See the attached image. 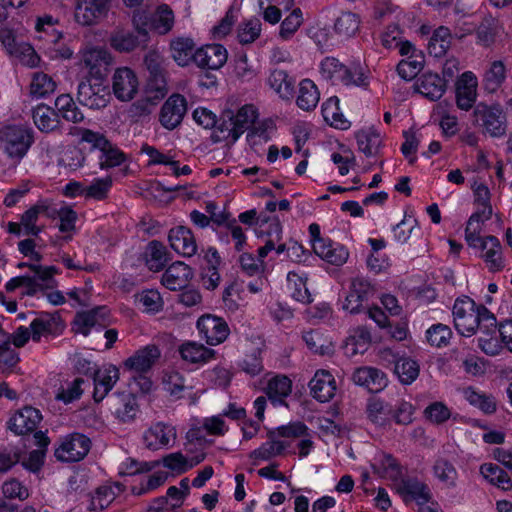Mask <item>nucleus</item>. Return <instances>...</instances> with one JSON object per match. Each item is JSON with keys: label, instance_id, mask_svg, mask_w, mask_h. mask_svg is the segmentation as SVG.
Returning <instances> with one entry per match:
<instances>
[{"label": "nucleus", "instance_id": "obj_1", "mask_svg": "<svg viewBox=\"0 0 512 512\" xmlns=\"http://www.w3.org/2000/svg\"><path fill=\"white\" fill-rule=\"evenodd\" d=\"M34 142L33 130L25 125H7L0 129V143L9 158L19 161Z\"/></svg>", "mask_w": 512, "mask_h": 512}, {"label": "nucleus", "instance_id": "obj_2", "mask_svg": "<svg viewBox=\"0 0 512 512\" xmlns=\"http://www.w3.org/2000/svg\"><path fill=\"white\" fill-rule=\"evenodd\" d=\"M474 124L482 126L491 137H502L507 130L506 115L498 103H478L472 114Z\"/></svg>", "mask_w": 512, "mask_h": 512}, {"label": "nucleus", "instance_id": "obj_3", "mask_svg": "<svg viewBox=\"0 0 512 512\" xmlns=\"http://www.w3.org/2000/svg\"><path fill=\"white\" fill-rule=\"evenodd\" d=\"M455 329L463 336L476 333L479 322V305L469 297L457 299L453 306Z\"/></svg>", "mask_w": 512, "mask_h": 512}, {"label": "nucleus", "instance_id": "obj_4", "mask_svg": "<svg viewBox=\"0 0 512 512\" xmlns=\"http://www.w3.org/2000/svg\"><path fill=\"white\" fill-rule=\"evenodd\" d=\"M320 73L323 78L333 83H341L344 85H362L364 84V74L357 68L354 70L347 68L340 63L338 59L326 57L320 66Z\"/></svg>", "mask_w": 512, "mask_h": 512}, {"label": "nucleus", "instance_id": "obj_5", "mask_svg": "<svg viewBox=\"0 0 512 512\" xmlns=\"http://www.w3.org/2000/svg\"><path fill=\"white\" fill-rule=\"evenodd\" d=\"M90 439L80 433L66 436L55 450V457L62 462H78L90 451Z\"/></svg>", "mask_w": 512, "mask_h": 512}, {"label": "nucleus", "instance_id": "obj_6", "mask_svg": "<svg viewBox=\"0 0 512 512\" xmlns=\"http://www.w3.org/2000/svg\"><path fill=\"white\" fill-rule=\"evenodd\" d=\"M81 62L90 79L102 81L107 76L113 57L104 48H89L83 51Z\"/></svg>", "mask_w": 512, "mask_h": 512}, {"label": "nucleus", "instance_id": "obj_7", "mask_svg": "<svg viewBox=\"0 0 512 512\" xmlns=\"http://www.w3.org/2000/svg\"><path fill=\"white\" fill-rule=\"evenodd\" d=\"M109 406L114 417L123 424L134 422L140 412L137 397L131 392L114 393L109 400Z\"/></svg>", "mask_w": 512, "mask_h": 512}, {"label": "nucleus", "instance_id": "obj_8", "mask_svg": "<svg viewBox=\"0 0 512 512\" xmlns=\"http://www.w3.org/2000/svg\"><path fill=\"white\" fill-rule=\"evenodd\" d=\"M111 0H76L75 20L82 26H92L105 17Z\"/></svg>", "mask_w": 512, "mask_h": 512}, {"label": "nucleus", "instance_id": "obj_9", "mask_svg": "<svg viewBox=\"0 0 512 512\" xmlns=\"http://www.w3.org/2000/svg\"><path fill=\"white\" fill-rule=\"evenodd\" d=\"M110 93L102 81L91 82V79L83 80L78 85L77 99L90 109H101L109 102Z\"/></svg>", "mask_w": 512, "mask_h": 512}, {"label": "nucleus", "instance_id": "obj_10", "mask_svg": "<svg viewBox=\"0 0 512 512\" xmlns=\"http://www.w3.org/2000/svg\"><path fill=\"white\" fill-rule=\"evenodd\" d=\"M187 112V101L181 94H172L162 105L159 121L161 125L173 130L178 127Z\"/></svg>", "mask_w": 512, "mask_h": 512}, {"label": "nucleus", "instance_id": "obj_11", "mask_svg": "<svg viewBox=\"0 0 512 512\" xmlns=\"http://www.w3.org/2000/svg\"><path fill=\"white\" fill-rule=\"evenodd\" d=\"M138 79L129 67L117 68L112 77V89L117 99L130 101L138 91Z\"/></svg>", "mask_w": 512, "mask_h": 512}, {"label": "nucleus", "instance_id": "obj_12", "mask_svg": "<svg viewBox=\"0 0 512 512\" xmlns=\"http://www.w3.org/2000/svg\"><path fill=\"white\" fill-rule=\"evenodd\" d=\"M197 328L209 345L222 343L230 332L227 323L222 318L210 314L198 319Z\"/></svg>", "mask_w": 512, "mask_h": 512}, {"label": "nucleus", "instance_id": "obj_13", "mask_svg": "<svg viewBox=\"0 0 512 512\" xmlns=\"http://www.w3.org/2000/svg\"><path fill=\"white\" fill-rule=\"evenodd\" d=\"M478 82L471 72H464L455 83L456 105L459 109L469 111L477 100Z\"/></svg>", "mask_w": 512, "mask_h": 512}, {"label": "nucleus", "instance_id": "obj_14", "mask_svg": "<svg viewBox=\"0 0 512 512\" xmlns=\"http://www.w3.org/2000/svg\"><path fill=\"white\" fill-rule=\"evenodd\" d=\"M193 61L199 68L218 70L227 61V50L220 44L205 45L195 51Z\"/></svg>", "mask_w": 512, "mask_h": 512}, {"label": "nucleus", "instance_id": "obj_15", "mask_svg": "<svg viewBox=\"0 0 512 512\" xmlns=\"http://www.w3.org/2000/svg\"><path fill=\"white\" fill-rule=\"evenodd\" d=\"M373 294L371 284L363 278H355L350 285V291L345 298L343 309L351 314H357L362 311L363 304L368 301Z\"/></svg>", "mask_w": 512, "mask_h": 512}, {"label": "nucleus", "instance_id": "obj_16", "mask_svg": "<svg viewBox=\"0 0 512 512\" xmlns=\"http://www.w3.org/2000/svg\"><path fill=\"white\" fill-rule=\"evenodd\" d=\"M147 43L136 31L122 27L115 28L109 36L110 46L120 53H130L139 47L145 48Z\"/></svg>", "mask_w": 512, "mask_h": 512}, {"label": "nucleus", "instance_id": "obj_17", "mask_svg": "<svg viewBox=\"0 0 512 512\" xmlns=\"http://www.w3.org/2000/svg\"><path fill=\"white\" fill-rule=\"evenodd\" d=\"M55 206L49 200H39L35 205L28 209L21 217L24 235L37 236L41 228L36 226L39 215H45L48 218H55Z\"/></svg>", "mask_w": 512, "mask_h": 512}, {"label": "nucleus", "instance_id": "obj_18", "mask_svg": "<svg viewBox=\"0 0 512 512\" xmlns=\"http://www.w3.org/2000/svg\"><path fill=\"white\" fill-rule=\"evenodd\" d=\"M160 355V350L156 345H148L136 351L124 361L123 365L129 371L144 373L153 367Z\"/></svg>", "mask_w": 512, "mask_h": 512}, {"label": "nucleus", "instance_id": "obj_19", "mask_svg": "<svg viewBox=\"0 0 512 512\" xmlns=\"http://www.w3.org/2000/svg\"><path fill=\"white\" fill-rule=\"evenodd\" d=\"M309 386L312 396L323 403L330 401L336 393L335 379L327 370H318Z\"/></svg>", "mask_w": 512, "mask_h": 512}, {"label": "nucleus", "instance_id": "obj_20", "mask_svg": "<svg viewBox=\"0 0 512 512\" xmlns=\"http://www.w3.org/2000/svg\"><path fill=\"white\" fill-rule=\"evenodd\" d=\"M42 419L40 411L33 407H24L9 421V428L17 435L34 432Z\"/></svg>", "mask_w": 512, "mask_h": 512}, {"label": "nucleus", "instance_id": "obj_21", "mask_svg": "<svg viewBox=\"0 0 512 512\" xmlns=\"http://www.w3.org/2000/svg\"><path fill=\"white\" fill-rule=\"evenodd\" d=\"M105 307H97L90 311L76 314L73 321V330L87 336L92 328L100 330L105 327Z\"/></svg>", "mask_w": 512, "mask_h": 512}, {"label": "nucleus", "instance_id": "obj_22", "mask_svg": "<svg viewBox=\"0 0 512 512\" xmlns=\"http://www.w3.org/2000/svg\"><path fill=\"white\" fill-rule=\"evenodd\" d=\"M171 248L177 253L191 257L197 251V245L192 231L184 226H178L169 231L168 236Z\"/></svg>", "mask_w": 512, "mask_h": 512}, {"label": "nucleus", "instance_id": "obj_23", "mask_svg": "<svg viewBox=\"0 0 512 512\" xmlns=\"http://www.w3.org/2000/svg\"><path fill=\"white\" fill-rule=\"evenodd\" d=\"M63 328L64 325L58 316L42 314L30 324L31 338L33 341L39 342L43 336L60 334Z\"/></svg>", "mask_w": 512, "mask_h": 512}, {"label": "nucleus", "instance_id": "obj_24", "mask_svg": "<svg viewBox=\"0 0 512 512\" xmlns=\"http://www.w3.org/2000/svg\"><path fill=\"white\" fill-rule=\"evenodd\" d=\"M192 277L191 268L183 262L171 264L162 275L163 285L173 291L184 288Z\"/></svg>", "mask_w": 512, "mask_h": 512}, {"label": "nucleus", "instance_id": "obj_25", "mask_svg": "<svg viewBox=\"0 0 512 512\" xmlns=\"http://www.w3.org/2000/svg\"><path fill=\"white\" fill-rule=\"evenodd\" d=\"M92 375L95 386L93 398L96 402H100L119 380V370L115 366H109L103 371H94Z\"/></svg>", "mask_w": 512, "mask_h": 512}, {"label": "nucleus", "instance_id": "obj_26", "mask_svg": "<svg viewBox=\"0 0 512 512\" xmlns=\"http://www.w3.org/2000/svg\"><path fill=\"white\" fill-rule=\"evenodd\" d=\"M352 380L355 384L364 386L371 392H378L386 386L385 374L373 367L357 368L352 375Z\"/></svg>", "mask_w": 512, "mask_h": 512}, {"label": "nucleus", "instance_id": "obj_27", "mask_svg": "<svg viewBox=\"0 0 512 512\" xmlns=\"http://www.w3.org/2000/svg\"><path fill=\"white\" fill-rule=\"evenodd\" d=\"M175 431L172 427L158 422L152 425L143 435L146 448L158 450L169 444L171 437L175 438Z\"/></svg>", "mask_w": 512, "mask_h": 512}, {"label": "nucleus", "instance_id": "obj_28", "mask_svg": "<svg viewBox=\"0 0 512 512\" xmlns=\"http://www.w3.org/2000/svg\"><path fill=\"white\" fill-rule=\"evenodd\" d=\"M36 127L45 133L55 130L59 125L58 113L44 104L38 105L32 112Z\"/></svg>", "mask_w": 512, "mask_h": 512}, {"label": "nucleus", "instance_id": "obj_29", "mask_svg": "<svg viewBox=\"0 0 512 512\" xmlns=\"http://www.w3.org/2000/svg\"><path fill=\"white\" fill-rule=\"evenodd\" d=\"M320 99V92L315 83L310 79H304L299 84L296 103L304 111L313 110Z\"/></svg>", "mask_w": 512, "mask_h": 512}, {"label": "nucleus", "instance_id": "obj_30", "mask_svg": "<svg viewBox=\"0 0 512 512\" xmlns=\"http://www.w3.org/2000/svg\"><path fill=\"white\" fill-rule=\"evenodd\" d=\"M492 215V208H485V210L477 209L475 213H473L468 222L465 229V239L469 246L476 247L475 241H480V232L482 230V224L484 221L490 219Z\"/></svg>", "mask_w": 512, "mask_h": 512}, {"label": "nucleus", "instance_id": "obj_31", "mask_svg": "<svg viewBox=\"0 0 512 512\" xmlns=\"http://www.w3.org/2000/svg\"><path fill=\"white\" fill-rule=\"evenodd\" d=\"M179 352L183 360L191 363H206L215 356L213 349L195 342L182 344L179 348Z\"/></svg>", "mask_w": 512, "mask_h": 512}, {"label": "nucleus", "instance_id": "obj_32", "mask_svg": "<svg viewBox=\"0 0 512 512\" xmlns=\"http://www.w3.org/2000/svg\"><path fill=\"white\" fill-rule=\"evenodd\" d=\"M267 436L269 441L263 443L258 449L253 450L249 455L250 458L267 461L283 453L286 444L283 441L277 440L276 432L269 431Z\"/></svg>", "mask_w": 512, "mask_h": 512}, {"label": "nucleus", "instance_id": "obj_33", "mask_svg": "<svg viewBox=\"0 0 512 512\" xmlns=\"http://www.w3.org/2000/svg\"><path fill=\"white\" fill-rule=\"evenodd\" d=\"M322 115L324 120L331 126L339 129H347L349 121L344 117L339 108V99L330 97L322 104Z\"/></svg>", "mask_w": 512, "mask_h": 512}, {"label": "nucleus", "instance_id": "obj_34", "mask_svg": "<svg viewBox=\"0 0 512 512\" xmlns=\"http://www.w3.org/2000/svg\"><path fill=\"white\" fill-rule=\"evenodd\" d=\"M398 490L410 495L419 505L428 503L432 498L429 487L416 478L402 480Z\"/></svg>", "mask_w": 512, "mask_h": 512}, {"label": "nucleus", "instance_id": "obj_35", "mask_svg": "<svg viewBox=\"0 0 512 512\" xmlns=\"http://www.w3.org/2000/svg\"><path fill=\"white\" fill-rule=\"evenodd\" d=\"M419 92L426 98L435 101L442 97L446 90V83L439 75L425 74L418 86Z\"/></svg>", "mask_w": 512, "mask_h": 512}, {"label": "nucleus", "instance_id": "obj_36", "mask_svg": "<svg viewBox=\"0 0 512 512\" xmlns=\"http://www.w3.org/2000/svg\"><path fill=\"white\" fill-rule=\"evenodd\" d=\"M33 441L38 449L29 453L27 461H23V465L30 471L36 472L43 464L45 450L49 444V438L42 431H37L33 434Z\"/></svg>", "mask_w": 512, "mask_h": 512}, {"label": "nucleus", "instance_id": "obj_37", "mask_svg": "<svg viewBox=\"0 0 512 512\" xmlns=\"http://www.w3.org/2000/svg\"><path fill=\"white\" fill-rule=\"evenodd\" d=\"M258 112L255 106L246 104L236 114L232 112V120L235 126V137L239 138L246 130H249L256 122Z\"/></svg>", "mask_w": 512, "mask_h": 512}, {"label": "nucleus", "instance_id": "obj_38", "mask_svg": "<svg viewBox=\"0 0 512 512\" xmlns=\"http://www.w3.org/2000/svg\"><path fill=\"white\" fill-rule=\"evenodd\" d=\"M451 358L454 361L462 362L466 373L473 376L482 375L485 372L484 362L477 356L470 353L467 348H463L462 351L459 349H453L451 351Z\"/></svg>", "mask_w": 512, "mask_h": 512}, {"label": "nucleus", "instance_id": "obj_39", "mask_svg": "<svg viewBox=\"0 0 512 512\" xmlns=\"http://www.w3.org/2000/svg\"><path fill=\"white\" fill-rule=\"evenodd\" d=\"M195 44L190 38L179 37L170 42L172 58L180 65L185 66L193 60Z\"/></svg>", "mask_w": 512, "mask_h": 512}, {"label": "nucleus", "instance_id": "obj_40", "mask_svg": "<svg viewBox=\"0 0 512 512\" xmlns=\"http://www.w3.org/2000/svg\"><path fill=\"white\" fill-rule=\"evenodd\" d=\"M358 147L367 157L375 156L379 153L382 144L380 134L375 130H361L356 133Z\"/></svg>", "mask_w": 512, "mask_h": 512}, {"label": "nucleus", "instance_id": "obj_41", "mask_svg": "<svg viewBox=\"0 0 512 512\" xmlns=\"http://www.w3.org/2000/svg\"><path fill=\"white\" fill-rule=\"evenodd\" d=\"M506 78V68L502 61H493L486 71L483 79L484 90L488 93L496 92Z\"/></svg>", "mask_w": 512, "mask_h": 512}, {"label": "nucleus", "instance_id": "obj_42", "mask_svg": "<svg viewBox=\"0 0 512 512\" xmlns=\"http://www.w3.org/2000/svg\"><path fill=\"white\" fill-rule=\"evenodd\" d=\"M146 255L147 266L150 270L155 272L162 270L168 262L166 247L156 240H153L148 244Z\"/></svg>", "mask_w": 512, "mask_h": 512}, {"label": "nucleus", "instance_id": "obj_43", "mask_svg": "<svg viewBox=\"0 0 512 512\" xmlns=\"http://www.w3.org/2000/svg\"><path fill=\"white\" fill-rule=\"evenodd\" d=\"M480 472L485 479L491 484L501 488L502 490H510L512 488V481L507 472L494 464H483L480 467Z\"/></svg>", "mask_w": 512, "mask_h": 512}, {"label": "nucleus", "instance_id": "obj_44", "mask_svg": "<svg viewBox=\"0 0 512 512\" xmlns=\"http://www.w3.org/2000/svg\"><path fill=\"white\" fill-rule=\"evenodd\" d=\"M451 45V33L450 30L445 26L438 27L428 44V50L434 57L443 56Z\"/></svg>", "mask_w": 512, "mask_h": 512}, {"label": "nucleus", "instance_id": "obj_45", "mask_svg": "<svg viewBox=\"0 0 512 512\" xmlns=\"http://www.w3.org/2000/svg\"><path fill=\"white\" fill-rule=\"evenodd\" d=\"M55 107L67 121L78 123L84 119L83 113L78 109L73 98L69 94H62L58 96L55 101Z\"/></svg>", "mask_w": 512, "mask_h": 512}, {"label": "nucleus", "instance_id": "obj_46", "mask_svg": "<svg viewBox=\"0 0 512 512\" xmlns=\"http://www.w3.org/2000/svg\"><path fill=\"white\" fill-rule=\"evenodd\" d=\"M394 371L403 384H411L417 379L420 367L415 360L408 357H400L395 362Z\"/></svg>", "mask_w": 512, "mask_h": 512}, {"label": "nucleus", "instance_id": "obj_47", "mask_svg": "<svg viewBox=\"0 0 512 512\" xmlns=\"http://www.w3.org/2000/svg\"><path fill=\"white\" fill-rule=\"evenodd\" d=\"M214 142L228 141L235 143L238 138L235 137V126L232 120V111H225L222 114L221 122L216 126L212 134Z\"/></svg>", "mask_w": 512, "mask_h": 512}, {"label": "nucleus", "instance_id": "obj_48", "mask_svg": "<svg viewBox=\"0 0 512 512\" xmlns=\"http://www.w3.org/2000/svg\"><path fill=\"white\" fill-rule=\"evenodd\" d=\"M266 393L273 402L282 403L291 393V380L286 376H276L267 385Z\"/></svg>", "mask_w": 512, "mask_h": 512}, {"label": "nucleus", "instance_id": "obj_49", "mask_svg": "<svg viewBox=\"0 0 512 512\" xmlns=\"http://www.w3.org/2000/svg\"><path fill=\"white\" fill-rule=\"evenodd\" d=\"M56 83L47 74L43 72L34 73L31 84L30 93L33 97L43 98L55 92Z\"/></svg>", "mask_w": 512, "mask_h": 512}, {"label": "nucleus", "instance_id": "obj_50", "mask_svg": "<svg viewBox=\"0 0 512 512\" xmlns=\"http://www.w3.org/2000/svg\"><path fill=\"white\" fill-rule=\"evenodd\" d=\"M466 400L473 406L479 408L485 414H493L496 411L497 404L494 396L479 393L472 388H467L464 392Z\"/></svg>", "mask_w": 512, "mask_h": 512}, {"label": "nucleus", "instance_id": "obj_51", "mask_svg": "<svg viewBox=\"0 0 512 512\" xmlns=\"http://www.w3.org/2000/svg\"><path fill=\"white\" fill-rule=\"evenodd\" d=\"M174 26V13L168 5H160L153 17L152 29L160 35L169 33Z\"/></svg>", "mask_w": 512, "mask_h": 512}, {"label": "nucleus", "instance_id": "obj_52", "mask_svg": "<svg viewBox=\"0 0 512 512\" xmlns=\"http://www.w3.org/2000/svg\"><path fill=\"white\" fill-rule=\"evenodd\" d=\"M360 20L358 15L352 12L342 13L335 21V32L343 37H351L359 29Z\"/></svg>", "mask_w": 512, "mask_h": 512}, {"label": "nucleus", "instance_id": "obj_53", "mask_svg": "<svg viewBox=\"0 0 512 512\" xmlns=\"http://www.w3.org/2000/svg\"><path fill=\"white\" fill-rule=\"evenodd\" d=\"M424 63V56L421 52L417 55H410L408 59L402 60L397 65V72L401 78L405 80H412L422 70Z\"/></svg>", "mask_w": 512, "mask_h": 512}, {"label": "nucleus", "instance_id": "obj_54", "mask_svg": "<svg viewBox=\"0 0 512 512\" xmlns=\"http://www.w3.org/2000/svg\"><path fill=\"white\" fill-rule=\"evenodd\" d=\"M497 32L498 21L491 16L484 17L476 30L478 42L489 47L494 43Z\"/></svg>", "mask_w": 512, "mask_h": 512}, {"label": "nucleus", "instance_id": "obj_55", "mask_svg": "<svg viewBox=\"0 0 512 512\" xmlns=\"http://www.w3.org/2000/svg\"><path fill=\"white\" fill-rule=\"evenodd\" d=\"M452 337V330L449 326L438 323L432 325L426 331V338L431 346L437 348L445 347L449 344Z\"/></svg>", "mask_w": 512, "mask_h": 512}, {"label": "nucleus", "instance_id": "obj_56", "mask_svg": "<svg viewBox=\"0 0 512 512\" xmlns=\"http://www.w3.org/2000/svg\"><path fill=\"white\" fill-rule=\"evenodd\" d=\"M261 22L257 18L242 22L237 29V39L241 44H251L259 38Z\"/></svg>", "mask_w": 512, "mask_h": 512}, {"label": "nucleus", "instance_id": "obj_57", "mask_svg": "<svg viewBox=\"0 0 512 512\" xmlns=\"http://www.w3.org/2000/svg\"><path fill=\"white\" fill-rule=\"evenodd\" d=\"M102 155L100 156V168L108 169L121 165L126 157L125 154L110 141L107 142L105 148L100 150Z\"/></svg>", "mask_w": 512, "mask_h": 512}, {"label": "nucleus", "instance_id": "obj_58", "mask_svg": "<svg viewBox=\"0 0 512 512\" xmlns=\"http://www.w3.org/2000/svg\"><path fill=\"white\" fill-rule=\"evenodd\" d=\"M307 347L315 354L329 355L332 353V345L318 331H309L303 335Z\"/></svg>", "mask_w": 512, "mask_h": 512}, {"label": "nucleus", "instance_id": "obj_59", "mask_svg": "<svg viewBox=\"0 0 512 512\" xmlns=\"http://www.w3.org/2000/svg\"><path fill=\"white\" fill-rule=\"evenodd\" d=\"M163 383L165 390L176 399L182 398L185 390L192 389L191 386L186 385L184 377L176 371L166 374Z\"/></svg>", "mask_w": 512, "mask_h": 512}, {"label": "nucleus", "instance_id": "obj_60", "mask_svg": "<svg viewBox=\"0 0 512 512\" xmlns=\"http://www.w3.org/2000/svg\"><path fill=\"white\" fill-rule=\"evenodd\" d=\"M132 25L134 31L142 36L143 39L149 41V28H152L153 16L148 10L137 9L132 15Z\"/></svg>", "mask_w": 512, "mask_h": 512}, {"label": "nucleus", "instance_id": "obj_61", "mask_svg": "<svg viewBox=\"0 0 512 512\" xmlns=\"http://www.w3.org/2000/svg\"><path fill=\"white\" fill-rule=\"evenodd\" d=\"M302 23V11L296 8L282 21L279 32L280 37L284 40L291 38Z\"/></svg>", "mask_w": 512, "mask_h": 512}, {"label": "nucleus", "instance_id": "obj_62", "mask_svg": "<svg viewBox=\"0 0 512 512\" xmlns=\"http://www.w3.org/2000/svg\"><path fill=\"white\" fill-rule=\"evenodd\" d=\"M0 41L6 51L10 55L15 56H20V52L23 49V46L26 45L25 43L20 42L15 31L7 26H4L0 29Z\"/></svg>", "mask_w": 512, "mask_h": 512}, {"label": "nucleus", "instance_id": "obj_63", "mask_svg": "<svg viewBox=\"0 0 512 512\" xmlns=\"http://www.w3.org/2000/svg\"><path fill=\"white\" fill-rule=\"evenodd\" d=\"M17 351L11 348L9 343L0 345V372L11 373L19 363Z\"/></svg>", "mask_w": 512, "mask_h": 512}, {"label": "nucleus", "instance_id": "obj_64", "mask_svg": "<svg viewBox=\"0 0 512 512\" xmlns=\"http://www.w3.org/2000/svg\"><path fill=\"white\" fill-rule=\"evenodd\" d=\"M371 340V334L367 327L359 326L347 339V347L352 346V354H356L359 350L364 351Z\"/></svg>", "mask_w": 512, "mask_h": 512}]
</instances>
